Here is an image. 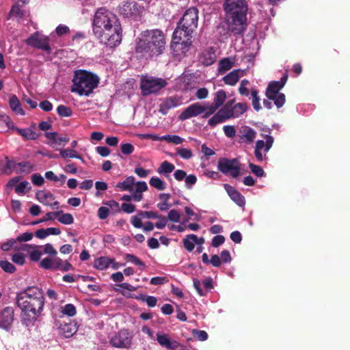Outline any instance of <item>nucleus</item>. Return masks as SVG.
<instances>
[{
  "label": "nucleus",
  "mask_w": 350,
  "mask_h": 350,
  "mask_svg": "<svg viewBox=\"0 0 350 350\" xmlns=\"http://www.w3.org/2000/svg\"><path fill=\"white\" fill-rule=\"evenodd\" d=\"M224 189L230 199L239 206L243 207L245 204V197L238 191L234 187L228 185H224Z\"/></svg>",
  "instance_id": "19"
},
{
  "label": "nucleus",
  "mask_w": 350,
  "mask_h": 350,
  "mask_svg": "<svg viewBox=\"0 0 350 350\" xmlns=\"http://www.w3.org/2000/svg\"><path fill=\"white\" fill-rule=\"evenodd\" d=\"M9 15L15 16L18 18H23L24 14L23 11L21 9L18 5H14L10 11Z\"/></svg>",
  "instance_id": "44"
},
{
  "label": "nucleus",
  "mask_w": 350,
  "mask_h": 350,
  "mask_svg": "<svg viewBox=\"0 0 350 350\" xmlns=\"http://www.w3.org/2000/svg\"><path fill=\"white\" fill-rule=\"evenodd\" d=\"M16 170V162L9 159L8 157L1 155L0 157V173L1 174H11Z\"/></svg>",
  "instance_id": "20"
},
{
  "label": "nucleus",
  "mask_w": 350,
  "mask_h": 350,
  "mask_svg": "<svg viewBox=\"0 0 350 350\" xmlns=\"http://www.w3.org/2000/svg\"><path fill=\"white\" fill-rule=\"evenodd\" d=\"M217 168L224 174H230L234 178H238L241 174V164L237 159L220 158Z\"/></svg>",
  "instance_id": "10"
},
{
  "label": "nucleus",
  "mask_w": 350,
  "mask_h": 350,
  "mask_svg": "<svg viewBox=\"0 0 350 350\" xmlns=\"http://www.w3.org/2000/svg\"><path fill=\"white\" fill-rule=\"evenodd\" d=\"M161 140H165L169 143H172L176 145L180 144L183 142V139L178 135H164L161 138Z\"/></svg>",
  "instance_id": "40"
},
{
  "label": "nucleus",
  "mask_w": 350,
  "mask_h": 350,
  "mask_svg": "<svg viewBox=\"0 0 350 350\" xmlns=\"http://www.w3.org/2000/svg\"><path fill=\"white\" fill-rule=\"evenodd\" d=\"M233 64L234 63L229 58H224L219 62L218 72L223 74L231 69Z\"/></svg>",
  "instance_id": "31"
},
{
  "label": "nucleus",
  "mask_w": 350,
  "mask_h": 350,
  "mask_svg": "<svg viewBox=\"0 0 350 350\" xmlns=\"http://www.w3.org/2000/svg\"><path fill=\"white\" fill-rule=\"evenodd\" d=\"M12 260L18 265H23L25 262V255L21 253H16L12 255Z\"/></svg>",
  "instance_id": "50"
},
{
  "label": "nucleus",
  "mask_w": 350,
  "mask_h": 350,
  "mask_svg": "<svg viewBox=\"0 0 350 350\" xmlns=\"http://www.w3.org/2000/svg\"><path fill=\"white\" fill-rule=\"evenodd\" d=\"M128 336V332L125 331H120L111 338L110 343L115 347L127 348L131 342V340Z\"/></svg>",
  "instance_id": "18"
},
{
  "label": "nucleus",
  "mask_w": 350,
  "mask_h": 350,
  "mask_svg": "<svg viewBox=\"0 0 350 350\" xmlns=\"http://www.w3.org/2000/svg\"><path fill=\"white\" fill-rule=\"evenodd\" d=\"M199 60L206 66L212 65L216 60V55L214 49L213 47H208L203 50L200 55Z\"/></svg>",
  "instance_id": "21"
},
{
  "label": "nucleus",
  "mask_w": 350,
  "mask_h": 350,
  "mask_svg": "<svg viewBox=\"0 0 350 350\" xmlns=\"http://www.w3.org/2000/svg\"><path fill=\"white\" fill-rule=\"evenodd\" d=\"M44 252L52 256H55L57 254L56 250L50 243H47L44 246Z\"/></svg>",
  "instance_id": "62"
},
{
  "label": "nucleus",
  "mask_w": 350,
  "mask_h": 350,
  "mask_svg": "<svg viewBox=\"0 0 350 350\" xmlns=\"http://www.w3.org/2000/svg\"><path fill=\"white\" fill-rule=\"evenodd\" d=\"M142 219V217L139 215L138 213L137 215L132 217L131 222L135 228H141L143 227Z\"/></svg>",
  "instance_id": "60"
},
{
  "label": "nucleus",
  "mask_w": 350,
  "mask_h": 350,
  "mask_svg": "<svg viewBox=\"0 0 350 350\" xmlns=\"http://www.w3.org/2000/svg\"><path fill=\"white\" fill-rule=\"evenodd\" d=\"M10 129L15 130L18 135L22 136L25 139H36L38 137V134L33 131L31 129H19L14 126L13 124V128H9Z\"/></svg>",
  "instance_id": "23"
},
{
  "label": "nucleus",
  "mask_w": 350,
  "mask_h": 350,
  "mask_svg": "<svg viewBox=\"0 0 350 350\" xmlns=\"http://www.w3.org/2000/svg\"><path fill=\"white\" fill-rule=\"evenodd\" d=\"M193 335L196 338L200 341H204L208 338L207 333L204 330H193Z\"/></svg>",
  "instance_id": "56"
},
{
  "label": "nucleus",
  "mask_w": 350,
  "mask_h": 350,
  "mask_svg": "<svg viewBox=\"0 0 350 350\" xmlns=\"http://www.w3.org/2000/svg\"><path fill=\"white\" fill-rule=\"evenodd\" d=\"M177 154L185 159H189L192 157V152L191 150L183 148H177Z\"/></svg>",
  "instance_id": "47"
},
{
  "label": "nucleus",
  "mask_w": 350,
  "mask_h": 350,
  "mask_svg": "<svg viewBox=\"0 0 350 350\" xmlns=\"http://www.w3.org/2000/svg\"><path fill=\"white\" fill-rule=\"evenodd\" d=\"M198 10L192 7L185 11L176 29H179L185 37H191V34L198 27Z\"/></svg>",
  "instance_id": "6"
},
{
  "label": "nucleus",
  "mask_w": 350,
  "mask_h": 350,
  "mask_svg": "<svg viewBox=\"0 0 350 350\" xmlns=\"http://www.w3.org/2000/svg\"><path fill=\"white\" fill-rule=\"evenodd\" d=\"M265 138V142L263 140H258L256 142L254 154L258 162H262L264 159L262 150H263L265 153L269 152L273 144V137L272 136L267 135Z\"/></svg>",
  "instance_id": "14"
},
{
  "label": "nucleus",
  "mask_w": 350,
  "mask_h": 350,
  "mask_svg": "<svg viewBox=\"0 0 350 350\" xmlns=\"http://www.w3.org/2000/svg\"><path fill=\"white\" fill-rule=\"evenodd\" d=\"M149 184L151 187L159 191H163L166 188V183L157 176L152 177L150 179Z\"/></svg>",
  "instance_id": "32"
},
{
  "label": "nucleus",
  "mask_w": 350,
  "mask_h": 350,
  "mask_svg": "<svg viewBox=\"0 0 350 350\" xmlns=\"http://www.w3.org/2000/svg\"><path fill=\"white\" fill-rule=\"evenodd\" d=\"M288 76L286 75L283 76L278 81H272L269 83L266 89L265 95L267 99H264L263 105L265 108H271V101L277 108H281L285 101L286 96L284 94L280 92V90L284 88L286 83Z\"/></svg>",
  "instance_id": "5"
},
{
  "label": "nucleus",
  "mask_w": 350,
  "mask_h": 350,
  "mask_svg": "<svg viewBox=\"0 0 350 350\" xmlns=\"http://www.w3.org/2000/svg\"><path fill=\"white\" fill-rule=\"evenodd\" d=\"M72 82V92H76L79 96H89L98 87L100 78L92 72L79 69L74 72Z\"/></svg>",
  "instance_id": "4"
},
{
  "label": "nucleus",
  "mask_w": 350,
  "mask_h": 350,
  "mask_svg": "<svg viewBox=\"0 0 350 350\" xmlns=\"http://www.w3.org/2000/svg\"><path fill=\"white\" fill-rule=\"evenodd\" d=\"M157 340L159 344L170 350H176L179 347V343L176 340H171L167 334H157Z\"/></svg>",
  "instance_id": "22"
},
{
  "label": "nucleus",
  "mask_w": 350,
  "mask_h": 350,
  "mask_svg": "<svg viewBox=\"0 0 350 350\" xmlns=\"http://www.w3.org/2000/svg\"><path fill=\"white\" fill-rule=\"evenodd\" d=\"M63 158H76L81 159V157L73 149H64L62 150L59 152Z\"/></svg>",
  "instance_id": "36"
},
{
  "label": "nucleus",
  "mask_w": 350,
  "mask_h": 350,
  "mask_svg": "<svg viewBox=\"0 0 350 350\" xmlns=\"http://www.w3.org/2000/svg\"><path fill=\"white\" fill-rule=\"evenodd\" d=\"M109 208L105 206H101L98 210V217L100 219H105L109 216Z\"/></svg>",
  "instance_id": "59"
},
{
  "label": "nucleus",
  "mask_w": 350,
  "mask_h": 350,
  "mask_svg": "<svg viewBox=\"0 0 350 350\" xmlns=\"http://www.w3.org/2000/svg\"><path fill=\"white\" fill-rule=\"evenodd\" d=\"M225 16H247L248 5L246 0H224Z\"/></svg>",
  "instance_id": "9"
},
{
  "label": "nucleus",
  "mask_w": 350,
  "mask_h": 350,
  "mask_svg": "<svg viewBox=\"0 0 350 350\" xmlns=\"http://www.w3.org/2000/svg\"><path fill=\"white\" fill-rule=\"evenodd\" d=\"M227 31L234 36H242L247 29V16H225Z\"/></svg>",
  "instance_id": "8"
},
{
  "label": "nucleus",
  "mask_w": 350,
  "mask_h": 350,
  "mask_svg": "<svg viewBox=\"0 0 350 350\" xmlns=\"http://www.w3.org/2000/svg\"><path fill=\"white\" fill-rule=\"evenodd\" d=\"M19 167L20 171L24 173H30L32 171L33 165L29 161L16 163V167Z\"/></svg>",
  "instance_id": "39"
},
{
  "label": "nucleus",
  "mask_w": 350,
  "mask_h": 350,
  "mask_svg": "<svg viewBox=\"0 0 350 350\" xmlns=\"http://www.w3.org/2000/svg\"><path fill=\"white\" fill-rule=\"evenodd\" d=\"M249 167L251 170L252 172L255 174L257 177H262L265 176V172L263 169L254 163H250Z\"/></svg>",
  "instance_id": "45"
},
{
  "label": "nucleus",
  "mask_w": 350,
  "mask_h": 350,
  "mask_svg": "<svg viewBox=\"0 0 350 350\" xmlns=\"http://www.w3.org/2000/svg\"><path fill=\"white\" fill-rule=\"evenodd\" d=\"M92 32L99 43L113 48L122 42V29L116 14L104 8L96 10L92 23Z\"/></svg>",
  "instance_id": "1"
},
{
  "label": "nucleus",
  "mask_w": 350,
  "mask_h": 350,
  "mask_svg": "<svg viewBox=\"0 0 350 350\" xmlns=\"http://www.w3.org/2000/svg\"><path fill=\"white\" fill-rule=\"evenodd\" d=\"M234 103V100L228 101L223 109H247V106L245 104L237 103L233 106Z\"/></svg>",
  "instance_id": "42"
},
{
  "label": "nucleus",
  "mask_w": 350,
  "mask_h": 350,
  "mask_svg": "<svg viewBox=\"0 0 350 350\" xmlns=\"http://www.w3.org/2000/svg\"><path fill=\"white\" fill-rule=\"evenodd\" d=\"M145 38L136 42L135 52L143 57H154L162 54L165 49V37L160 29L144 31Z\"/></svg>",
  "instance_id": "3"
},
{
  "label": "nucleus",
  "mask_w": 350,
  "mask_h": 350,
  "mask_svg": "<svg viewBox=\"0 0 350 350\" xmlns=\"http://www.w3.org/2000/svg\"><path fill=\"white\" fill-rule=\"evenodd\" d=\"M241 70L237 69L231 71L223 78L224 83L229 85H234L239 80Z\"/></svg>",
  "instance_id": "26"
},
{
  "label": "nucleus",
  "mask_w": 350,
  "mask_h": 350,
  "mask_svg": "<svg viewBox=\"0 0 350 350\" xmlns=\"http://www.w3.org/2000/svg\"><path fill=\"white\" fill-rule=\"evenodd\" d=\"M31 181L36 186H41L44 183V178L39 174H33L31 176Z\"/></svg>",
  "instance_id": "55"
},
{
  "label": "nucleus",
  "mask_w": 350,
  "mask_h": 350,
  "mask_svg": "<svg viewBox=\"0 0 350 350\" xmlns=\"http://www.w3.org/2000/svg\"><path fill=\"white\" fill-rule=\"evenodd\" d=\"M182 100L178 96H171L167 98L163 103V107L164 109H170L173 107H176L182 104Z\"/></svg>",
  "instance_id": "28"
},
{
  "label": "nucleus",
  "mask_w": 350,
  "mask_h": 350,
  "mask_svg": "<svg viewBox=\"0 0 350 350\" xmlns=\"http://www.w3.org/2000/svg\"><path fill=\"white\" fill-rule=\"evenodd\" d=\"M197 182V178L194 174H190L185 176V184L188 189H191V186L195 185Z\"/></svg>",
  "instance_id": "61"
},
{
  "label": "nucleus",
  "mask_w": 350,
  "mask_h": 350,
  "mask_svg": "<svg viewBox=\"0 0 350 350\" xmlns=\"http://www.w3.org/2000/svg\"><path fill=\"white\" fill-rule=\"evenodd\" d=\"M204 111H183V112L179 116V119L181 120H185L192 117H196Z\"/></svg>",
  "instance_id": "38"
},
{
  "label": "nucleus",
  "mask_w": 350,
  "mask_h": 350,
  "mask_svg": "<svg viewBox=\"0 0 350 350\" xmlns=\"http://www.w3.org/2000/svg\"><path fill=\"white\" fill-rule=\"evenodd\" d=\"M166 79L152 76H143L140 79V90L143 96L156 94L167 85Z\"/></svg>",
  "instance_id": "7"
},
{
  "label": "nucleus",
  "mask_w": 350,
  "mask_h": 350,
  "mask_svg": "<svg viewBox=\"0 0 350 350\" xmlns=\"http://www.w3.org/2000/svg\"><path fill=\"white\" fill-rule=\"evenodd\" d=\"M36 199L45 206H51L57 208L59 207V202L54 201L55 196L50 191H39L36 194Z\"/></svg>",
  "instance_id": "17"
},
{
  "label": "nucleus",
  "mask_w": 350,
  "mask_h": 350,
  "mask_svg": "<svg viewBox=\"0 0 350 350\" xmlns=\"http://www.w3.org/2000/svg\"><path fill=\"white\" fill-rule=\"evenodd\" d=\"M125 259L129 262H131L136 265L142 267V269H143L144 267H145L144 262H142L139 258H137L136 256L133 254H126L125 255Z\"/></svg>",
  "instance_id": "41"
},
{
  "label": "nucleus",
  "mask_w": 350,
  "mask_h": 350,
  "mask_svg": "<svg viewBox=\"0 0 350 350\" xmlns=\"http://www.w3.org/2000/svg\"><path fill=\"white\" fill-rule=\"evenodd\" d=\"M245 111H218L212 118L208 120V124L214 127L230 118L238 117Z\"/></svg>",
  "instance_id": "13"
},
{
  "label": "nucleus",
  "mask_w": 350,
  "mask_h": 350,
  "mask_svg": "<svg viewBox=\"0 0 350 350\" xmlns=\"http://www.w3.org/2000/svg\"><path fill=\"white\" fill-rule=\"evenodd\" d=\"M9 104L11 109H22L21 108V103L18 100V98L15 96L13 95L10 97L9 100Z\"/></svg>",
  "instance_id": "52"
},
{
  "label": "nucleus",
  "mask_w": 350,
  "mask_h": 350,
  "mask_svg": "<svg viewBox=\"0 0 350 350\" xmlns=\"http://www.w3.org/2000/svg\"><path fill=\"white\" fill-rule=\"evenodd\" d=\"M183 33L179 29H175L172 35L171 47L178 55H185L192 44L191 37H186L187 40L181 42Z\"/></svg>",
  "instance_id": "11"
},
{
  "label": "nucleus",
  "mask_w": 350,
  "mask_h": 350,
  "mask_svg": "<svg viewBox=\"0 0 350 350\" xmlns=\"http://www.w3.org/2000/svg\"><path fill=\"white\" fill-rule=\"evenodd\" d=\"M225 238L223 235H216L213 238L211 245L214 247H217L223 244Z\"/></svg>",
  "instance_id": "57"
},
{
  "label": "nucleus",
  "mask_w": 350,
  "mask_h": 350,
  "mask_svg": "<svg viewBox=\"0 0 350 350\" xmlns=\"http://www.w3.org/2000/svg\"><path fill=\"white\" fill-rule=\"evenodd\" d=\"M59 330V334L66 338L71 337L77 332L75 325L72 323L61 324Z\"/></svg>",
  "instance_id": "25"
},
{
  "label": "nucleus",
  "mask_w": 350,
  "mask_h": 350,
  "mask_svg": "<svg viewBox=\"0 0 350 350\" xmlns=\"http://www.w3.org/2000/svg\"><path fill=\"white\" fill-rule=\"evenodd\" d=\"M16 303L25 321H35L43 310L44 293L37 286H28L16 294Z\"/></svg>",
  "instance_id": "2"
},
{
  "label": "nucleus",
  "mask_w": 350,
  "mask_h": 350,
  "mask_svg": "<svg viewBox=\"0 0 350 350\" xmlns=\"http://www.w3.org/2000/svg\"><path fill=\"white\" fill-rule=\"evenodd\" d=\"M193 76L191 74H183L180 81L184 84L185 89H189L191 87Z\"/></svg>",
  "instance_id": "43"
},
{
  "label": "nucleus",
  "mask_w": 350,
  "mask_h": 350,
  "mask_svg": "<svg viewBox=\"0 0 350 350\" xmlns=\"http://www.w3.org/2000/svg\"><path fill=\"white\" fill-rule=\"evenodd\" d=\"M0 267L8 273H14L16 269L15 266L8 260H0Z\"/></svg>",
  "instance_id": "34"
},
{
  "label": "nucleus",
  "mask_w": 350,
  "mask_h": 350,
  "mask_svg": "<svg viewBox=\"0 0 350 350\" xmlns=\"http://www.w3.org/2000/svg\"><path fill=\"white\" fill-rule=\"evenodd\" d=\"M58 221L65 225H70L74 222V218L70 213H60Z\"/></svg>",
  "instance_id": "37"
},
{
  "label": "nucleus",
  "mask_w": 350,
  "mask_h": 350,
  "mask_svg": "<svg viewBox=\"0 0 350 350\" xmlns=\"http://www.w3.org/2000/svg\"><path fill=\"white\" fill-rule=\"evenodd\" d=\"M40 267L45 269H53V258L46 257L40 262Z\"/></svg>",
  "instance_id": "48"
},
{
  "label": "nucleus",
  "mask_w": 350,
  "mask_h": 350,
  "mask_svg": "<svg viewBox=\"0 0 350 350\" xmlns=\"http://www.w3.org/2000/svg\"><path fill=\"white\" fill-rule=\"evenodd\" d=\"M121 209L126 213H132L135 211L136 207L133 204L123 203Z\"/></svg>",
  "instance_id": "63"
},
{
  "label": "nucleus",
  "mask_w": 350,
  "mask_h": 350,
  "mask_svg": "<svg viewBox=\"0 0 350 350\" xmlns=\"http://www.w3.org/2000/svg\"><path fill=\"white\" fill-rule=\"evenodd\" d=\"M134 172L140 178H146L150 173V170H145L142 167H135Z\"/></svg>",
  "instance_id": "64"
},
{
  "label": "nucleus",
  "mask_w": 350,
  "mask_h": 350,
  "mask_svg": "<svg viewBox=\"0 0 350 350\" xmlns=\"http://www.w3.org/2000/svg\"><path fill=\"white\" fill-rule=\"evenodd\" d=\"M197 240V236L193 234L187 235L183 241L184 247L188 251L191 252L195 247V241Z\"/></svg>",
  "instance_id": "29"
},
{
  "label": "nucleus",
  "mask_w": 350,
  "mask_h": 350,
  "mask_svg": "<svg viewBox=\"0 0 350 350\" xmlns=\"http://www.w3.org/2000/svg\"><path fill=\"white\" fill-rule=\"evenodd\" d=\"M174 168H175V167L172 163H171L167 161H165L161 164V165L158 168L157 171L159 174H163V173L170 174L173 172Z\"/></svg>",
  "instance_id": "33"
},
{
  "label": "nucleus",
  "mask_w": 350,
  "mask_h": 350,
  "mask_svg": "<svg viewBox=\"0 0 350 350\" xmlns=\"http://www.w3.org/2000/svg\"><path fill=\"white\" fill-rule=\"evenodd\" d=\"M14 310L10 306L5 307L0 313V327L9 331L14 321Z\"/></svg>",
  "instance_id": "16"
},
{
  "label": "nucleus",
  "mask_w": 350,
  "mask_h": 350,
  "mask_svg": "<svg viewBox=\"0 0 350 350\" xmlns=\"http://www.w3.org/2000/svg\"><path fill=\"white\" fill-rule=\"evenodd\" d=\"M139 215L142 218H148V219H157L159 217V215L157 212L155 211H139Z\"/></svg>",
  "instance_id": "53"
},
{
  "label": "nucleus",
  "mask_w": 350,
  "mask_h": 350,
  "mask_svg": "<svg viewBox=\"0 0 350 350\" xmlns=\"http://www.w3.org/2000/svg\"><path fill=\"white\" fill-rule=\"evenodd\" d=\"M113 262V259L102 256L94 260V266L96 269L105 270L107 269Z\"/></svg>",
  "instance_id": "27"
},
{
  "label": "nucleus",
  "mask_w": 350,
  "mask_h": 350,
  "mask_svg": "<svg viewBox=\"0 0 350 350\" xmlns=\"http://www.w3.org/2000/svg\"><path fill=\"white\" fill-rule=\"evenodd\" d=\"M135 184V178L132 176L127 177L123 182L118 183L116 187L122 191H131Z\"/></svg>",
  "instance_id": "30"
},
{
  "label": "nucleus",
  "mask_w": 350,
  "mask_h": 350,
  "mask_svg": "<svg viewBox=\"0 0 350 350\" xmlns=\"http://www.w3.org/2000/svg\"><path fill=\"white\" fill-rule=\"evenodd\" d=\"M0 124H5L8 128H13L12 120L8 116L4 113H0Z\"/></svg>",
  "instance_id": "49"
},
{
  "label": "nucleus",
  "mask_w": 350,
  "mask_h": 350,
  "mask_svg": "<svg viewBox=\"0 0 350 350\" xmlns=\"http://www.w3.org/2000/svg\"><path fill=\"white\" fill-rule=\"evenodd\" d=\"M49 40L50 39L48 36L43 35L39 31H36L27 39L26 43L29 46L50 53L51 48L49 45Z\"/></svg>",
  "instance_id": "12"
},
{
  "label": "nucleus",
  "mask_w": 350,
  "mask_h": 350,
  "mask_svg": "<svg viewBox=\"0 0 350 350\" xmlns=\"http://www.w3.org/2000/svg\"><path fill=\"white\" fill-rule=\"evenodd\" d=\"M180 214L175 209H172L170 211V212L168 213L167 219H169L171 221L178 222L180 221Z\"/></svg>",
  "instance_id": "54"
},
{
  "label": "nucleus",
  "mask_w": 350,
  "mask_h": 350,
  "mask_svg": "<svg viewBox=\"0 0 350 350\" xmlns=\"http://www.w3.org/2000/svg\"><path fill=\"white\" fill-rule=\"evenodd\" d=\"M223 130L228 137L232 138L235 136L236 131L234 126L226 125L224 126Z\"/></svg>",
  "instance_id": "58"
},
{
  "label": "nucleus",
  "mask_w": 350,
  "mask_h": 350,
  "mask_svg": "<svg viewBox=\"0 0 350 350\" xmlns=\"http://www.w3.org/2000/svg\"><path fill=\"white\" fill-rule=\"evenodd\" d=\"M62 312L64 314H66L69 317H73L76 314V308L75 306L72 304H67L64 306Z\"/></svg>",
  "instance_id": "46"
},
{
  "label": "nucleus",
  "mask_w": 350,
  "mask_h": 350,
  "mask_svg": "<svg viewBox=\"0 0 350 350\" xmlns=\"http://www.w3.org/2000/svg\"><path fill=\"white\" fill-rule=\"evenodd\" d=\"M226 98V93L224 90H220L217 91L215 95L213 98V106L209 107H202L196 104L191 105L189 107H186L185 109H217L220 107L224 103Z\"/></svg>",
  "instance_id": "15"
},
{
  "label": "nucleus",
  "mask_w": 350,
  "mask_h": 350,
  "mask_svg": "<svg viewBox=\"0 0 350 350\" xmlns=\"http://www.w3.org/2000/svg\"><path fill=\"white\" fill-rule=\"evenodd\" d=\"M252 103L254 109H260V97L258 96V91L256 89H252L251 91Z\"/></svg>",
  "instance_id": "35"
},
{
  "label": "nucleus",
  "mask_w": 350,
  "mask_h": 350,
  "mask_svg": "<svg viewBox=\"0 0 350 350\" xmlns=\"http://www.w3.org/2000/svg\"><path fill=\"white\" fill-rule=\"evenodd\" d=\"M256 135V133L254 129L250 127H245L240 131L239 137L245 142L251 143L255 139Z\"/></svg>",
  "instance_id": "24"
},
{
  "label": "nucleus",
  "mask_w": 350,
  "mask_h": 350,
  "mask_svg": "<svg viewBox=\"0 0 350 350\" xmlns=\"http://www.w3.org/2000/svg\"><path fill=\"white\" fill-rule=\"evenodd\" d=\"M121 152L125 155H129L134 151V146L130 143H126L121 144L120 146Z\"/></svg>",
  "instance_id": "51"
}]
</instances>
